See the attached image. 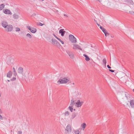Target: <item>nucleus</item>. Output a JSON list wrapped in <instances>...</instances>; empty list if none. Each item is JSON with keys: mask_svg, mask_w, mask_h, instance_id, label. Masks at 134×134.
I'll return each mask as SVG.
<instances>
[{"mask_svg": "<svg viewBox=\"0 0 134 134\" xmlns=\"http://www.w3.org/2000/svg\"><path fill=\"white\" fill-rule=\"evenodd\" d=\"M69 80V78L67 77H64L59 79L57 82L58 84L59 85L60 84H65L68 82Z\"/></svg>", "mask_w": 134, "mask_h": 134, "instance_id": "obj_1", "label": "nucleus"}, {"mask_svg": "<svg viewBox=\"0 0 134 134\" xmlns=\"http://www.w3.org/2000/svg\"><path fill=\"white\" fill-rule=\"evenodd\" d=\"M69 38L70 41L72 43H75L77 42L76 39L73 35H70Z\"/></svg>", "mask_w": 134, "mask_h": 134, "instance_id": "obj_2", "label": "nucleus"}, {"mask_svg": "<svg viewBox=\"0 0 134 134\" xmlns=\"http://www.w3.org/2000/svg\"><path fill=\"white\" fill-rule=\"evenodd\" d=\"M71 127L70 125H68L65 129V133L66 134H69L71 132Z\"/></svg>", "mask_w": 134, "mask_h": 134, "instance_id": "obj_3", "label": "nucleus"}, {"mask_svg": "<svg viewBox=\"0 0 134 134\" xmlns=\"http://www.w3.org/2000/svg\"><path fill=\"white\" fill-rule=\"evenodd\" d=\"M83 102L80 101V100H78L77 102L75 103V106L77 108L80 107L82 105Z\"/></svg>", "mask_w": 134, "mask_h": 134, "instance_id": "obj_4", "label": "nucleus"}, {"mask_svg": "<svg viewBox=\"0 0 134 134\" xmlns=\"http://www.w3.org/2000/svg\"><path fill=\"white\" fill-rule=\"evenodd\" d=\"M27 27L32 33H35L37 31V30L36 28L32 27L30 26H27Z\"/></svg>", "mask_w": 134, "mask_h": 134, "instance_id": "obj_5", "label": "nucleus"}, {"mask_svg": "<svg viewBox=\"0 0 134 134\" xmlns=\"http://www.w3.org/2000/svg\"><path fill=\"white\" fill-rule=\"evenodd\" d=\"M73 49H79L82 50V49L80 47L78 44H74L73 45Z\"/></svg>", "mask_w": 134, "mask_h": 134, "instance_id": "obj_6", "label": "nucleus"}, {"mask_svg": "<svg viewBox=\"0 0 134 134\" xmlns=\"http://www.w3.org/2000/svg\"><path fill=\"white\" fill-rule=\"evenodd\" d=\"M3 12L4 14H6L12 15V13L10 10L7 9H5L3 10Z\"/></svg>", "mask_w": 134, "mask_h": 134, "instance_id": "obj_7", "label": "nucleus"}, {"mask_svg": "<svg viewBox=\"0 0 134 134\" xmlns=\"http://www.w3.org/2000/svg\"><path fill=\"white\" fill-rule=\"evenodd\" d=\"M7 31L8 32H11L13 30V27L12 25H8L6 27Z\"/></svg>", "mask_w": 134, "mask_h": 134, "instance_id": "obj_8", "label": "nucleus"}, {"mask_svg": "<svg viewBox=\"0 0 134 134\" xmlns=\"http://www.w3.org/2000/svg\"><path fill=\"white\" fill-rule=\"evenodd\" d=\"M23 68L21 67L19 68L18 69V72L20 74L23 75Z\"/></svg>", "mask_w": 134, "mask_h": 134, "instance_id": "obj_9", "label": "nucleus"}, {"mask_svg": "<svg viewBox=\"0 0 134 134\" xmlns=\"http://www.w3.org/2000/svg\"><path fill=\"white\" fill-rule=\"evenodd\" d=\"M65 32L66 31H64L63 29H61L59 31V33L61 34V35L62 36H64Z\"/></svg>", "mask_w": 134, "mask_h": 134, "instance_id": "obj_10", "label": "nucleus"}, {"mask_svg": "<svg viewBox=\"0 0 134 134\" xmlns=\"http://www.w3.org/2000/svg\"><path fill=\"white\" fill-rule=\"evenodd\" d=\"M8 23L5 21H3L2 22V26L4 28H6V27L8 25Z\"/></svg>", "mask_w": 134, "mask_h": 134, "instance_id": "obj_11", "label": "nucleus"}, {"mask_svg": "<svg viewBox=\"0 0 134 134\" xmlns=\"http://www.w3.org/2000/svg\"><path fill=\"white\" fill-rule=\"evenodd\" d=\"M125 2H127L129 5H133L134 4L133 1L131 0H127L125 1Z\"/></svg>", "mask_w": 134, "mask_h": 134, "instance_id": "obj_12", "label": "nucleus"}, {"mask_svg": "<svg viewBox=\"0 0 134 134\" xmlns=\"http://www.w3.org/2000/svg\"><path fill=\"white\" fill-rule=\"evenodd\" d=\"M130 103L131 107L132 108H134V99L131 100Z\"/></svg>", "mask_w": 134, "mask_h": 134, "instance_id": "obj_13", "label": "nucleus"}, {"mask_svg": "<svg viewBox=\"0 0 134 134\" xmlns=\"http://www.w3.org/2000/svg\"><path fill=\"white\" fill-rule=\"evenodd\" d=\"M12 72L10 71H9L7 73V76L8 77L10 78L12 75Z\"/></svg>", "mask_w": 134, "mask_h": 134, "instance_id": "obj_14", "label": "nucleus"}, {"mask_svg": "<svg viewBox=\"0 0 134 134\" xmlns=\"http://www.w3.org/2000/svg\"><path fill=\"white\" fill-rule=\"evenodd\" d=\"M75 104V101L74 100H73V99H72L71 101L70 104V105L74 106Z\"/></svg>", "mask_w": 134, "mask_h": 134, "instance_id": "obj_15", "label": "nucleus"}, {"mask_svg": "<svg viewBox=\"0 0 134 134\" xmlns=\"http://www.w3.org/2000/svg\"><path fill=\"white\" fill-rule=\"evenodd\" d=\"M74 132L75 134H81L80 131L79 129L74 130Z\"/></svg>", "mask_w": 134, "mask_h": 134, "instance_id": "obj_16", "label": "nucleus"}, {"mask_svg": "<svg viewBox=\"0 0 134 134\" xmlns=\"http://www.w3.org/2000/svg\"><path fill=\"white\" fill-rule=\"evenodd\" d=\"M63 114L65 117H68L70 113L68 111H66Z\"/></svg>", "mask_w": 134, "mask_h": 134, "instance_id": "obj_17", "label": "nucleus"}, {"mask_svg": "<svg viewBox=\"0 0 134 134\" xmlns=\"http://www.w3.org/2000/svg\"><path fill=\"white\" fill-rule=\"evenodd\" d=\"M13 17L14 19H17L19 18V15L16 14H14L13 15Z\"/></svg>", "mask_w": 134, "mask_h": 134, "instance_id": "obj_18", "label": "nucleus"}, {"mask_svg": "<svg viewBox=\"0 0 134 134\" xmlns=\"http://www.w3.org/2000/svg\"><path fill=\"white\" fill-rule=\"evenodd\" d=\"M83 55L85 57V60L86 61H88L90 60V58L87 55L84 54Z\"/></svg>", "mask_w": 134, "mask_h": 134, "instance_id": "obj_19", "label": "nucleus"}, {"mask_svg": "<svg viewBox=\"0 0 134 134\" xmlns=\"http://www.w3.org/2000/svg\"><path fill=\"white\" fill-rule=\"evenodd\" d=\"M86 124L85 123H83L81 125V127L83 129V130H84L86 126Z\"/></svg>", "mask_w": 134, "mask_h": 134, "instance_id": "obj_20", "label": "nucleus"}, {"mask_svg": "<svg viewBox=\"0 0 134 134\" xmlns=\"http://www.w3.org/2000/svg\"><path fill=\"white\" fill-rule=\"evenodd\" d=\"M76 116V114L75 113H74L72 114L70 118L71 119H74Z\"/></svg>", "mask_w": 134, "mask_h": 134, "instance_id": "obj_21", "label": "nucleus"}, {"mask_svg": "<svg viewBox=\"0 0 134 134\" xmlns=\"http://www.w3.org/2000/svg\"><path fill=\"white\" fill-rule=\"evenodd\" d=\"M73 106H70L68 108L70 110V111L71 112H73Z\"/></svg>", "mask_w": 134, "mask_h": 134, "instance_id": "obj_22", "label": "nucleus"}, {"mask_svg": "<svg viewBox=\"0 0 134 134\" xmlns=\"http://www.w3.org/2000/svg\"><path fill=\"white\" fill-rule=\"evenodd\" d=\"M13 61V59H12L11 60H8V61H7V64L9 65H10L12 63L11 62V61Z\"/></svg>", "mask_w": 134, "mask_h": 134, "instance_id": "obj_23", "label": "nucleus"}, {"mask_svg": "<svg viewBox=\"0 0 134 134\" xmlns=\"http://www.w3.org/2000/svg\"><path fill=\"white\" fill-rule=\"evenodd\" d=\"M5 6V5L4 4H1V10L3 9Z\"/></svg>", "mask_w": 134, "mask_h": 134, "instance_id": "obj_24", "label": "nucleus"}, {"mask_svg": "<svg viewBox=\"0 0 134 134\" xmlns=\"http://www.w3.org/2000/svg\"><path fill=\"white\" fill-rule=\"evenodd\" d=\"M69 56L70 58L72 59L74 58V54L73 53H72L70 55H69Z\"/></svg>", "mask_w": 134, "mask_h": 134, "instance_id": "obj_25", "label": "nucleus"}, {"mask_svg": "<svg viewBox=\"0 0 134 134\" xmlns=\"http://www.w3.org/2000/svg\"><path fill=\"white\" fill-rule=\"evenodd\" d=\"M52 43H53L54 44H55V43L57 42V41L54 39H52Z\"/></svg>", "mask_w": 134, "mask_h": 134, "instance_id": "obj_26", "label": "nucleus"}, {"mask_svg": "<svg viewBox=\"0 0 134 134\" xmlns=\"http://www.w3.org/2000/svg\"><path fill=\"white\" fill-rule=\"evenodd\" d=\"M103 62L104 64V65L105 66L106 63V59L105 58L103 60Z\"/></svg>", "mask_w": 134, "mask_h": 134, "instance_id": "obj_27", "label": "nucleus"}, {"mask_svg": "<svg viewBox=\"0 0 134 134\" xmlns=\"http://www.w3.org/2000/svg\"><path fill=\"white\" fill-rule=\"evenodd\" d=\"M27 37H29V38H32V36L29 33L27 34L26 35Z\"/></svg>", "mask_w": 134, "mask_h": 134, "instance_id": "obj_28", "label": "nucleus"}, {"mask_svg": "<svg viewBox=\"0 0 134 134\" xmlns=\"http://www.w3.org/2000/svg\"><path fill=\"white\" fill-rule=\"evenodd\" d=\"M66 52L69 56V55H70L72 53L71 52H70L69 51H66Z\"/></svg>", "mask_w": 134, "mask_h": 134, "instance_id": "obj_29", "label": "nucleus"}, {"mask_svg": "<svg viewBox=\"0 0 134 134\" xmlns=\"http://www.w3.org/2000/svg\"><path fill=\"white\" fill-rule=\"evenodd\" d=\"M13 72L14 74V75L15 76H16V75H17V73L15 70V69L14 68H13Z\"/></svg>", "mask_w": 134, "mask_h": 134, "instance_id": "obj_30", "label": "nucleus"}, {"mask_svg": "<svg viewBox=\"0 0 134 134\" xmlns=\"http://www.w3.org/2000/svg\"><path fill=\"white\" fill-rule=\"evenodd\" d=\"M15 29V31L16 32H18L20 31V29L19 27H16Z\"/></svg>", "mask_w": 134, "mask_h": 134, "instance_id": "obj_31", "label": "nucleus"}, {"mask_svg": "<svg viewBox=\"0 0 134 134\" xmlns=\"http://www.w3.org/2000/svg\"><path fill=\"white\" fill-rule=\"evenodd\" d=\"M58 40L60 41L62 44H64V42L63 41H62L60 38H58Z\"/></svg>", "mask_w": 134, "mask_h": 134, "instance_id": "obj_32", "label": "nucleus"}, {"mask_svg": "<svg viewBox=\"0 0 134 134\" xmlns=\"http://www.w3.org/2000/svg\"><path fill=\"white\" fill-rule=\"evenodd\" d=\"M102 31L104 34L107 32L104 28V29H103V30H102Z\"/></svg>", "mask_w": 134, "mask_h": 134, "instance_id": "obj_33", "label": "nucleus"}, {"mask_svg": "<svg viewBox=\"0 0 134 134\" xmlns=\"http://www.w3.org/2000/svg\"><path fill=\"white\" fill-rule=\"evenodd\" d=\"M105 36H108L109 34H108V32H107L105 33Z\"/></svg>", "mask_w": 134, "mask_h": 134, "instance_id": "obj_34", "label": "nucleus"}, {"mask_svg": "<svg viewBox=\"0 0 134 134\" xmlns=\"http://www.w3.org/2000/svg\"><path fill=\"white\" fill-rule=\"evenodd\" d=\"M55 44H56V46H58V45H60L59 43L57 41L55 43Z\"/></svg>", "mask_w": 134, "mask_h": 134, "instance_id": "obj_35", "label": "nucleus"}, {"mask_svg": "<svg viewBox=\"0 0 134 134\" xmlns=\"http://www.w3.org/2000/svg\"><path fill=\"white\" fill-rule=\"evenodd\" d=\"M16 80L15 77H13L12 79H11L10 80L12 81L15 80Z\"/></svg>", "mask_w": 134, "mask_h": 134, "instance_id": "obj_36", "label": "nucleus"}, {"mask_svg": "<svg viewBox=\"0 0 134 134\" xmlns=\"http://www.w3.org/2000/svg\"><path fill=\"white\" fill-rule=\"evenodd\" d=\"M22 132L21 131H19L18 132L17 134H22Z\"/></svg>", "mask_w": 134, "mask_h": 134, "instance_id": "obj_37", "label": "nucleus"}, {"mask_svg": "<svg viewBox=\"0 0 134 134\" xmlns=\"http://www.w3.org/2000/svg\"><path fill=\"white\" fill-rule=\"evenodd\" d=\"M43 24H42V23H38V25H40V26H42L43 25Z\"/></svg>", "mask_w": 134, "mask_h": 134, "instance_id": "obj_38", "label": "nucleus"}, {"mask_svg": "<svg viewBox=\"0 0 134 134\" xmlns=\"http://www.w3.org/2000/svg\"><path fill=\"white\" fill-rule=\"evenodd\" d=\"M4 119L5 120V118H3L2 117V116L1 115V120H2V119Z\"/></svg>", "mask_w": 134, "mask_h": 134, "instance_id": "obj_39", "label": "nucleus"}, {"mask_svg": "<svg viewBox=\"0 0 134 134\" xmlns=\"http://www.w3.org/2000/svg\"><path fill=\"white\" fill-rule=\"evenodd\" d=\"M130 13L131 14H132L134 15V12H130Z\"/></svg>", "mask_w": 134, "mask_h": 134, "instance_id": "obj_40", "label": "nucleus"}, {"mask_svg": "<svg viewBox=\"0 0 134 134\" xmlns=\"http://www.w3.org/2000/svg\"><path fill=\"white\" fill-rule=\"evenodd\" d=\"M109 70L111 72H114V71L113 70H112L111 69H109Z\"/></svg>", "mask_w": 134, "mask_h": 134, "instance_id": "obj_41", "label": "nucleus"}, {"mask_svg": "<svg viewBox=\"0 0 134 134\" xmlns=\"http://www.w3.org/2000/svg\"><path fill=\"white\" fill-rule=\"evenodd\" d=\"M100 27V29L102 30H103V29H104V28H103V27L102 26H100L99 27Z\"/></svg>", "mask_w": 134, "mask_h": 134, "instance_id": "obj_42", "label": "nucleus"}, {"mask_svg": "<svg viewBox=\"0 0 134 134\" xmlns=\"http://www.w3.org/2000/svg\"><path fill=\"white\" fill-rule=\"evenodd\" d=\"M53 35L57 39H58V38H59L58 37H57L55 35L53 34Z\"/></svg>", "mask_w": 134, "mask_h": 134, "instance_id": "obj_43", "label": "nucleus"}, {"mask_svg": "<svg viewBox=\"0 0 134 134\" xmlns=\"http://www.w3.org/2000/svg\"><path fill=\"white\" fill-rule=\"evenodd\" d=\"M107 67L109 69L111 68V67L109 65H107Z\"/></svg>", "mask_w": 134, "mask_h": 134, "instance_id": "obj_44", "label": "nucleus"}, {"mask_svg": "<svg viewBox=\"0 0 134 134\" xmlns=\"http://www.w3.org/2000/svg\"><path fill=\"white\" fill-rule=\"evenodd\" d=\"M64 16H65L66 17H68V16L66 14H64Z\"/></svg>", "mask_w": 134, "mask_h": 134, "instance_id": "obj_45", "label": "nucleus"}, {"mask_svg": "<svg viewBox=\"0 0 134 134\" xmlns=\"http://www.w3.org/2000/svg\"><path fill=\"white\" fill-rule=\"evenodd\" d=\"M97 25L98 26H100L99 24L98 23H97Z\"/></svg>", "mask_w": 134, "mask_h": 134, "instance_id": "obj_46", "label": "nucleus"}, {"mask_svg": "<svg viewBox=\"0 0 134 134\" xmlns=\"http://www.w3.org/2000/svg\"><path fill=\"white\" fill-rule=\"evenodd\" d=\"M133 91L134 92V89H133Z\"/></svg>", "mask_w": 134, "mask_h": 134, "instance_id": "obj_47", "label": "nucleus"}, {"mask_svg": "<svg viewBox=\"0 0 134 134\" xmlns=\"http://www.w3.org/2000/svg\"><path fill=\"white\" fill-rule=\"evenodd\" d=\"M7 80L8 81H9V80Z\"/></svg>", "mask_w": 134, "mask_h": 134, "instance_id": "obj_48", "label": "nucleus"}, {"mask_svg": "<svg viewBox=\"0 0 134 134\" xmlns=\"http://www.w3.org/2000/svg\"><path fill=\"white\" fill-rule=\"evenodd\" d=\"M73 84L74 85V83H73Z\"/></svg>", "mask_w": 134, "mask_h": 134, "instance_id": "obj_49", "label": "nucleus"}, {"mask_svg": "<svg viewBox=\"0 0 134 134\" xmlns=\"http://www.w3.org/2000/svg\"><path fill=\"white\" fill-rule=\"evenodd\" d=\"M2 121V122H3V121Z\"/></svg>", "mask_w": 134, "mask_h": 134, "instance_id": "obj_50", "label": "nucleus"}, {"mask_svg": "<svg viewBox=\"0 0 134 134\" xmlns=\"http://www.w3.org/2000/svg\"><path fill=\"white\" fill-rule=\"evenodd\" d=\"M44 0H42V1H43Z\"/></svg>", "mask_w": 134, "mask_h": 134, "instance_id": "obj_51", "label": "nucleus"}]
</instances>
